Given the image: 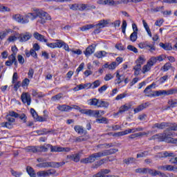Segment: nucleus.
<instances>
[{
  "mask_svg": "<svg viewBox=\"0 0 177 177\" xmlns=\"http://www.w3.org/2000/svg\"><path fill=\"white\" fill-rule=\"evenodd\" d=\"M149 140H158V142H167V143H177V138H172L171 133H162L152 136Z\"/></svg>",
  "mask_w": 177,
  "mask_h": 177,
  "instance_id": "obj_1",
  "label": "nucleus"
},
{
  "mask_svg": "<svg viewBox=\"0 0 177 177\" xmlns=\"http://www.w3.org/2000/svg\"><path fill=\"white\" fill-rule=\"evenodd\" d=\"M37 17H39L37 23L40 24H45L48 20H52V17L49 14L42 10L36 9L35 10Z\"/></svg>",
  "mask_w": 177,
  "mask_h": 177,
  "instance_id": "obj_2",
  "label": "nucleus"
},
{
  "mask_svg": "<svg viewBox=\"0 0 177 177\" xmlns=\"http://www.w3.org/2000/svg\"><path fill=\"white\" fill-rule=\"evenodd\" d=\"M66 162H43L37 165V167L39 168H59V167H63Z\"/></svg>",
  "mask_w": 177,
  "mask_h": 177,
  "instance_id": "obj_3",
  "label": "nucleus"
},
{
  "mask_svg": "<svg viewBox=\"0 0 177 177\" xmlns=\"http://www.w3.org/2000/svg\"><path fill=\"white\" fill-rule=\"evenodd\" d=\"M102 157L100 152L92 153L88 158H82L80 160L82 164H91Z\"/></svg>",
  "mask_w": 177,
  "mask_h": 177,
  "instance_id": "obj_4",
  "label": "nucleus"
},
{
  "mask_svg": "<svg viewBox=\"0 0 177 177\" xmlns=\"http://www.w3.org/2000/svg\"><path fill=\"white\" fill-rule=\"evenodd\" d=\"M177 93V89L171 88L169 90H159L155 91V96H169V95H174Z\"/></svg>",
  "mask_w": 177,
  "mask_h": 177,
  "instance_id": "obj_5",
  "label": "nucleus"
},
{
  "mask_svg": "<svg viewBox=\"0 0 177 177\" xmlns=\"http://www.w3.org/2000/svg\"><path fill=\"white\" fill-rule=\"evenodd\" d=\"M80 111L82 114H86L88 117H94L95 118H99L100 117V111L98 110L84 109Z\"/></svg>",
  "mask_w": 177,
  "mask_h": 177,
  "instance_id": "obj_6",
  "label": "nucleus"
},
{
  "mask_svg": "<svg viewBox=\"0 0 177 177\" xmlns=\"http://www.w3.org/2000/svg\"><path fill=\"white\" fill-rule=\"evenodd\" d=\"M156 86V83H152L151 85L147 86L146 88L144 90L143 93L147 97H156V93L151 90V88Z\"/></svg>",
  "mask_w": 177,
  "mask_h": 177,
  "instance_id": "obj_7",
  "label": "nucleus"
},
{
  "mask_svg": "<svg viewBox=\"0 0 177 177\" xmlns=\"http://www.w3.org/2000/svg\"><path fill=\"white\" fill-rule=\"evenodd\" d=\"M32 35L31 33L26 32L25 33H18V39L19 42H27L29 39H31Z\"/></svg>",
  "mask_w": 177,
  "mask_h": 177,
  "instance_id": "obj_8",
  "label": "nucleus"
},
{
  "mask_svg": "<svg viewBox=\"0 0 177 177\" xmlns=\"http://www.w3.org/2000/svg\"><path fill=\"white\" fill-rule=\"evenodd\" d=\"M21 100L24 104L26 103L28 106H30L31 104V95L28 93H23L21 95Z\"/></svg>",
  "mask_w": 177,
  "mask_h": 177,
  "instance_id": "obj_9",
  "label": "nucleus"
},
{
  "mask_svg": "<svg viewBox=\"0 0 177 177\" xmlns=\"http://www.w3.org/2000/svg\"><path fill=\"white\" fill-rule=\"evenodd\" d=\"M30 114L35 120L39 121V122H44L46 121V118H42L41 116H39L38 113H37V111H35V109H30Z\"/></svg>",
  "mask_w": 177,
  "mask_h": 177,
  "instance_id": "obj_10",
  "label": "nucleus"
},
{
  "mask_svg": "<svg viewBox=\"0 0 177 177\" xmlns=\"http://www.w3.org/2000/svg\"><path fill=\"white\" fill-rule=\"evenodd\" d=\"M37 18V16L34 15L32 12H29L27 15L24 16V17H22V24H26L30 21V19L31 20H35Z\"/></svg>",
  "mask_w": 177,
  "mask_h": 177,
  "instance_id": "obj_11",
  "label": "nucleus"
},
{
  "mask_svg": "<svg viewBox=\"0 0 177 177\" xmlns=\"http://www.w3.org/2000/svg\"><path fill=\"white\" fill-rule=\"evenodd\" d=\"M95 49H96V45L92 44L86 48V50L84 51V53L85 56H86V57H88V56H91V55L95 53Z\"/></svg>",
  "mask_w": 177,
  "mask_h": 177,
  "instance_id": "obj_12",
  "label": "nucleus"
},
{
  "mask_svg": "<svg viewBox=\"0 0 177 177\" xmlns=\"http://www.w3.org/2000/svg\"><path fill=\"white\" fill-rule=\"evenodd\" d=\"M174 107H177V100L170 99L167 102V106L164 107V110H169V109H174Z\"/></svg>",
  "mask_w": 177,
  "mask_h": 177,
  "instance_id": "obj_13",
  "label": "nucleus"
},
{
  "mask_svg": "<svg viewBox=\"0 0 177 177\" xmlns=\"http://www.w3.org/2000/svg\"><path fill=\"white\" fill-rule=\"evenodd\" d=\"M50 151H51V153L60 152V151L68 152V151H70V148L56 147V146L53 147L51 145Z\"/></svg>",
  "mask_w": 177,
  "mask_h": 177,
  "instance_id": "obj_14",
  "label": "nucleus"
},
{
  "mask_svg": "<svg viewBox=\"0 0 177 177\" xmlns=\"http://www.w3.org/2000/svg\"><path fill=\"white\" fill-rule=\"evenodd\" d=\"M75 131L78 133V135H86L88 134V131L83 126L81 125H75L74 127Z\"/></svg>",
  "mask_w": 177,
  "mask_h": 177,
  "instance_id": "obj_15",
  "label": "nucleus"
},
{
  "mask_svg": "<svg viewBox=\"0 0 177 177\" xmlns=\"http://www.w3.org/2000/svg\"><path fill=\"white\" fill-rule=\"evenodd\" d=\"M117 151H118V149H111L100 151V153L101 154V157H106V156H111V154H114L117 153Z\"/></svg>",
  "mask_w": 177,
  "mask_h": 177,
  "instance_id": "obj_16",
  "label": "nucleus"
},
{
  "mask_svg": "<svg viewBox=\"0 0 177 177\" xmlns=\"http://www.w3.org/2000/svg\"><path fill=\"white\" fill-rule=\"evenodd\" d=\"M91 139V136L88 134H84L83 136H80L77 137L75 139V142L76 143H81V142H86Z\"/></svg>",
  "mask_w": 177,
  "mask_h": 177,
  "instance_id": "obj_17",
  "label": "nucleus"
},
{
  "mask_svg": "<svg viewBox=\"0 0 177 177\" xmlns=\"http://www.w3.org/2000/svg\"><path fill=\"white\" fill-rule=\"evenodd\" d=\"M56 171L52 172L50 170L48 171H40L37 173V176L39 177H48L50 176V175H55Z\"/></svg>",
  "mask_w": 177,
  "mask_h": 177,
  "instance_id": "obj_18",
  "label": "nucleus"
},
{
  "mask_svg": "<svg viewBox=\"0 0 177 177\" xmlns=\"http://www.w3.org/2000/svg\"><path fill=\"white\" fill-rule=\"evenodd\" d=\"M33 37L35 39L39 41L40 42H48V39H45V36L39 34L38 32H35L33 33Z\"/></svg>",
  "mask_w": 177,
  "mask_h": 177,
  "instance_id": "obj_19",
  "label": "nucleus"
},
{
  "mask_svg": "<svg viewBox=\"0 0 177 177\" xmlns=\"http://www.w3.org/2000/svg\"><path fill=\"white\" fill-rule=\"evenodd\" d=\"M142 46H144V49H148L151 53H153L154 50H156V47L154 44H149L148 41L142 42Z\"/></svg>",
  "mask_w": 177,
  "mask_h": 177,
  "instance_id": "obj_20",
  "label": "nucleus"
},
{
  "mask_svg": "<svg viewBox=\"0 0 177 177\" xmlns=\"http://www.w3.org/2000/svg\"><path fill=\"white\" fill-rule=\"evenodd\" d=\"M110 172H111V171L110 169H102L100 170V171H99L96 174H94L93 176V177H104V175H107V174H110Z\"/></svg>",
  "mask_w": 177,
  "mask_h": 177,
  "instance_id": "obj_21",
  "label": "nucleus"
},
{
  "mask_svg": "<svg viewBox=\"0 0 177 177\" xmlns=\"http://www.w3.org/2000/svg\"><path fill=\"white\" fill-rule=\"evenodd\" d=\"M81 158L80 153H75L72 155H68L67 159L71 160V161H74L75 162H78Z\"/></svg>",
  "mask_w": 177,
  "mask_h": 177,
  "instance_id": "obj_22",
  "label": "nucleus"
},
{
  "mask_svg": "<svg viewBox=\"0 0 177 177\" xmlns=\"http://www.w3.org/2000/svg\"><path fill=\"white\" fill-rule=\"evenodd\" d=\"M149 105H150V102H149L143 103L139 105L137 108L134 109V112L139 113V111H142V110H144V109H147V107H149Z\"/></svg>",
  "mask_w": 177,
  "mask_h": 177,
  "instance_id": "obj_23",
  "label": "nucleus"
},
{
  "mask_svg": "<svg viewBox=\"0 0 177 177\" xmlns=\"http://www.w3.org/2000/svg\"><path fill=\"white\" fill-rule=\"evenodd\" d=\"M70 9L72 10L83 11V3H75L70 6Z\"/></svg>",
  "mask_w": 177,
  "mask_h": 177,
  "instance_id": "obj_24",
  "label": "nucleus"
},
{
  "mask_svg": "<svg viewBox=\"0 0 177 177\" xmlns=\"http://www.w3.org/2000/svg\"><path fill=\"white\" fill-rule=\"evenodd\" d=\"M100 101L97 98H92L88 100V104L89 106H94V107H98L99 108V104Z\"/></svg>",
  "mask_w": 177,
  "mask_h": 177,
  "instance_id": "obj_25",
  "label": "nucleus"
},
{
  "mask_svg": "<svg viewBox=\"0 0 177 177\" xmlns=\"http://www.w3.org/2000/svg\"><path fill=\"white\" fill-rule=\"evenodd\" d=\"M166 127H168V123L167 122H162L160 124L156 123L154 124L152 127L153 129L158 128V129H164Z\"/></svg>",
  "mask_w": 177,
  "mask_h": 177,
  "instance_id": "obj_26",
  "label": "nucleus"
},
{
  "mask_svg": "<svg viewBox=\"0 0 177 177\" xmlns=\"http://www.w3.org/2000/svg\"><path fill=\"white\" fill-rule=\"evenodd\" d=\"M36 133L38 135H48V133H53V130H48L46 129H43L41 130H37L36 131Z\"/></svg>",
  "mask_w": 177,
  "mask_h": 177,
  "instance_id": "obj_27",
  "label": "nucleus"
},
{
  "mask_svg": "<svg viewBox=\"0 0 177 177\" xmlns=\"http://www.w3.org/2000/svg\"><path fill=\"white\" fill-rule=\"evenodd\" d=\"M107 24H109V21H107V20L103 19L100 21L98 24L95 25V26L98 27V28H104Z\"/></svg>",
  "mask_w": 177,
  "mask_h": 177,
  "instance_id": "obj_28",
  "label": "nucleus"
},
{
  "mask_svg": "<svg viewBox=\"0 0 177 177\" xmlns=\"http://www.w3.org/2000/svg\"><path fill=\"white\" fill-rule=\"evenodd\" d=\"M28 153H38L39 149L37 147H28L25 149Z\"/></svg>",
  "mask_w": 177,
  "mask_h": 177,
  "instance_id": "obj_29",
  "label": "nucleus"
},
{
  "mask_svg": "<svg viewBox=\"0 0 177 177\" xmlns=\"http://www.w3.org/2000/svg\"><path fill=\"white\" fill-rule=\"evenodd\" d=\"M116 78L117 79L115 80V82H117V84H121V82H122V81L125 80V76H124V75H120V73L117 71Z\"/></svg>",
  "mask_w": 177,
  "mask_h": 177,
  "instance_id": "obj_30",
  "label": "nucleus"
},
{
  "mask_svg": "<svg viewBox=\"0 0 177 177\" xmlns=\"http://www.w3.org/2000/svg\"><path fill=\"white\" fill-rule=\"evenodd\" d=\"M104 161H106L105 158L101 159L97 162L94 165H93L92 168L97 169L99 167L103 165L104 164Z\"/></svg>",
  "mask_w": 177,
  "mask_h": 177,
  "instance_id": "obj_31",
  "label": "nucleus"
},
{
  "mask_svg": "<svg viewBox=\"0 0 177 177\" xmlns=\"http://www.w3.org/2000/svg\"><path fill=\"white\" fill-rule=\"evenodd\" d=\"M57 109L59 111H68V110H71V106L68 105H59L57 106Z\"/></svg>",
  "mask_w": 177,
  "mask_h": 177,
  "instance_id": "obj_32",
  "label": "nucleus"
},
{
  "mask_svg": "<svg viewBox=\"0 0 177 177\" xmlns=\"http://www.w3.org/2000/svg\"><path fill=\"white\" fill-rule=\"evenodd\" d=\"M26 171L30 177H36L35 171H34V169H32V167L28 166L26 167Z\"/></svg>",
  "mask_w": 177,
  "mask_h": 177,
  "instance_id": "obj_33",
  "label": "nucleus"
},
{
  "mask_svg": "<svg viewBox=\"0 0 177 177\" xmlns=\"http://www.w3.org/2000/svg\"><path fill=\"white\" fill-rule=\"evenodd\" d=\"M134 75H139V73H140V71L142 70V65L139 64H136V65L133 67Z\"/></svg>",
  "mask_w": 177,
  "mask_h": 177,
  "instance_id": "obj_34",
  "label": "nucleus"
},
{
  "mask_svg": "<svg viewBox=\"0 0 177 177\" xmlns=\"http://www.w3.org/2000/svg\"><path fill=\"white\" fill-rule=\"evenodd\" d=\"M12 19L15 20V21H17L18 23L23 24V17L19 14H16L13 15Z\"/></svg>",
  "mask_w": 177,
  "mask_h": 177,
  "instance_id": "obj_35",
  "label": "nucleus"
},
{
  "mask_svg": "<svg viewBox=\"0 0 177 177\" xmlns=\"http://www.w3.org/2000/svg\"><path fill=\"white\" fill-rule=\"evenodd\" d=\"M107 55V53L106 51H99L94 54L95 57H97V59H102V57H104Z\"/></svg>",
  "mask_w": 177,
  "mask_h": 177,
  "instance_id": "obj_36",
  "label": "nucleus"
},
{
  "mask_svg": "<svg viewBox=\"0 0 177 177\" xmlns=\"http://www.w3.org/2000/svg\"><path fill=\"white\" fill-rule=\"evenodd\" d=\"M151 68V65H150V64L147 62V64L142 67V73L146 74L147 71H150Z\"/></svg>",
  "mask_w": 177,
  "mask_h": 177,
  "instance_id": "obj_37",
  "label": "nucleus"
},
{
  "mask_svg": "<svg viewBox=\"0 0 177 177\" xmlns=\"http://www.w3.org/2000/svg\"><path fill=\"white\" fill-rule=\"evenodd\" d=\"M149 169L148 168H139L136 169V174H149Z\"/></svg>",
  "mask_w": 177,
  "mask_h": 177,
  "instance_id": "obj_38",
  "label": "nucleus"
},
{
  "mask_svg": "<svg viewBox=\"0 0 177 177\" xmlns=\"http://www.w3.org/2000/svg\"><path fill=\"white\" fill-rule=\"evenodd\" d=\"M96 122H98V124H107L109 122V119L105 117H102V118H97Z\"/></svg>",
  "mask_w": 177,
  "mask_h": 177,
  "instance_id": "obj_39",
  "label": "nucleus"
},
{
  "mask_svg": "<svg viewBox=\"0 0 177 177\" xmlns=\"http://www.w3.org/2000/svg\"><path fill=\"white\" fill-rule=\"evenodd\" d=\"M148 174H149V175H151V176H157V175L160 176V174H161V171L149 169V170H148Z\"/></svg>",
  "mask_w": 177,
  "mask_h": 177,
  "instance_id": "obj_40",
  "label": "nucleus"
},
{
  "mask_svg": "<svg viewBox=\"0 0 177 177\" xmlns=\"http://www.w3.org/2000/svg\"><path fill=\"white\" fill-rule=\"evenodd\" d=\"M95 27L93 24H88L80 28L81 31H88V30H91V28H93Z\"/></svg>",
  "mask_w": 177,
  "mask_h": 177,
  "instance_id": "obj_41",
  "label": "nucleus"
},
{
  "mask_svg": "<svg viewBox=\"0 0 177 177\" xmlns=\"http://www.w3.org/2000/svg\"><path fill=\"white\" fill-rule=\"evenodd\" d=\"M136 161V159L135 158H128L127 159L124 160V164H127V165H129V164H133Z\"/></svg>",
  "mask_w": 177,
  "mask_h": 177,
  "instance_id": "obj_42",
  "label": "nucleus"
},
{
  "mask_svg": "<svg viewBox=\"0 0 177 177\" xmlns=\"http://www.w3.org/2000/svg\"><path fill=\"white\" fill-rule=\"evenodd\" d=\"M91 9H96V6L94 5H89V4H84L83 3V11L84 10H91Z\"/></svg>",
  "mask_w": 177,
  "mask_h": 177,
  "instance_id": "obj_43",
  "label": "nucleus"
},
{
  "mask_svg": "<svg viewBox=\"0 0 177 177\" xmlns=\"http://www.w3.org/2000/svg\"><path fill=\"white\" fill-rule=\"evenodd\" d=\"M138 39V32H133L130 35V40L131 42H136Z\"/></svg>",
  "mask_w": 177,
  "mask_h": 177,
  "instance_id": "obj_44",
  "label": "nucleus"
},
{
  "mask_svg": "<svg viewBox=\"0 0 177 177\" xmlns=\"http://www.w3.org/2000/svg\"><path fill=\"white\" fill-rule=\"evenodd\" d=\"M129 2H133L134 3H138V0H121L120 1H116V5H120V3H129Z\"/></svg>",
  "mask_w": 177,
  "mask_h": 177,
  "instance_id": "obj_45",
  "label": "nucleus"
},
{
  "mask_svg": "<svg viewBox=\"0 0 177 177\" xmlns=\"http://www.w3.org/2000/svg\"><path fill=\"white\" fill-rule=\"evenodd\" d=\"M64 44V41L60 39L55 40V48H63V45Z\"/></svg>",
  "mask_w": 177,
  "mask_h": 177,
  "instance_id": "obj_46",
  "label": "nucleus"
},
{
  "mask_svg": "<svg viewBox=\"0 0 177 177\" xmlns=\"http://www.w3.org/2000/svg\"><path fill=\"white\" fill-rule=\"evenodd\" d=\"M157 57H151L148 61V63L150 66H153L157 63Z\"/></svg>",
  "mask_w": 177,
  "mask_h": 177,
  "instance_id": "obj_47",
  "label": "nucleus"
},
{
  "mask_svg": "<svg viewBox=\"0 0 177 177\" xmlns=\"http://www.w3.org/2000/svg\"><path fill=\"white\" fill-rule=\"evenodd\" d=\"M110 104L108 102L106 101H100V104L98 105V108L100 107H104L105 109H107Z\"/></svg>",
  "mask_w": 177,
  "mask_h": 177,
  "instance_id": "obj_48",
  "label": "nucleus"
},
{
  "mask_svg": "<svg viewBox=\"0 0 177 177\" xmlns=\"http://www.w3.org/2000/svg\"><path fill=\"white\" fill-rule=\"evenodd\" d=\"M62 96H63V94L62 93L57 94L51 97V100H53V102H56V100H60Z\"/></svg>",
  "mask_w": 177,
  "mask_h": 177,
  "instance_id": "obj_49",
  "label": "nucleus"
},
{
  "mask_svg": "<svg viewBox=\"0 0 177 177\" xmlns=\"http://www.w3.org/2000/svg\"><path fill=\"white\" fill-rule=\"evenodd\" d=\"M20 86H22L21 82L20 81L15 82V83H14V91H15V92H17Z\"/></svg>",
  "mask_w": 177,
  "mask_h": 177,
  "instance_id": "obj_50",
  "label": "nucleus"
},
{
  "mask_svg": "<svg viewBox=\"0 0 177 177\" xmlns=\"http://www.w3.org/2000/svg\"><path fill=\"white\" fill-rule=\"evenodd\" d=\"M128 110H129V107L127 105H124L120 107L118 114H120V113H125V111H128Z\"/></svg>",
  "mask_w": 177,
  "mask_h": 177,
  "instance_id": "obj_51",
  "label": "nucleus"
},
{
  "mask_svg": "<svg viewBox=\"0 0 177 177\" xmlns=\"http://www.w3.org/2000/svg\"><path fill=\"white\" fill-rule=\"evenodd\" d=\"M16 35L17 36H10L8 39V41H9V42H15V41L19 39V33H17Z\"/></svg>",
  "mask_w": 177,
  "mask_h": 177,
  "instance_id": "obj_52",
  "label": "nucleus"
},
{
  "mask_svg": "<svg viewBox=\"0 0 177 177\" xmlns=\"http://www.w3.org/2000/svg\"><path fill=\"white\" fill-rule=\"evenodd\" d=\"M146 156H149V151H147L141 152L140 153H138L137 158H142L143 157H146Z\"/></svg>",
  "mask_w": 177,
  "mask_h": 177,
  "instance_id": "obj_53",
  "label": "nucleus"
},
{
  "mask_svg": "<svg viewBox=\"0 0 177 177\" xmlns=\"http://www.w3.org/2000/svg\"><path fill=\"white\" fill-rule=\"evenodd\" d=\"M171 66H172V65L171 64V63H169V62L166 63V64L163 66V67H162L163 71H164V72L168 71V70H169V68H171Z\"/></svg>",
  "mask_w": 177,
  "mask_h": 177,
  "instance_id": "obj_54",
  "label": "nucleus"
},
{
  "mask_svg": "<svg viewBox=\"0 0 177 177\" xmlns=\"http://www.w3.org/2000/svg\"><path fill=\"white\" fill-rule=\"evenodd\" d=\"M145 62H146V60L145 59V58H143L142 57H140L136 61V64H140V66H142V64H143L145 63Z\"/></svg>",
  "mask_w": 177,
  "mask_h": 177,
  "instance_id": "obj_55",
  "label": "nucleus"
},
{
  "mask_svg": "<svg viewBox=\"0 0 177 177\" xmlns=\"http://www.w3.org/2000/svg\"><path fill=\"white\" fill-rule=\"evenodd\" d=\"M175 155L174 153L168 152V151H165L163 153V158H167V157H174Z\"/></svg>",
  "mask_w": 177,
  "mask_h": 177,
  "instance_id": "obj_56",
  "label": "nucleus"
},
{
  "mask_svg": "<svg viewBox=\"0 0 177 177\" xmlns=\"http://www.w3.org/2000/svg\"><path fill=\"white\" fill-rule=\"evenodd\" d=\"M6 120H7L8 122H11V123L15 122L16 121V119L12 118V116L10 115H6Z\"/></svg>",
  "mask_w": 177,
  "mask_h": 177,
  "instance_id": "obj_57",
  "label": "nucleus"
},
{
  "mask_svg": "<svg viewBox=\"0 0 177 177\" xmlns=\"http://www.w3.org/2000/svg\"><path fill=\"white\" fill-rule=\"evenodd\" d=\"M127 49L129 50H131V52H134V53H138V48H136L135 46L132 45H129L127 46Z\"/></svg>",
  "mask_w": 177,
  "mask_h": 177,
  "instance_id": "obj_58",
  "label": "nucleus"
},
{
  "mask_svg": "<svg viewBox=\"0 0 177 177\" xmlns=\"http://www.w3.org/2000/svg\"><path fill=\"white\" fill-rule=\"evenodd\" d=\"M167 171H176L177 167L171 165H167Z\"/></svg>",
  "mask_w": 177,
  "mask_h": 177,
  "instance_id": "obj_59",
  "label": "nucleus"
},
{
  "mask_svg": "<svg viewBox=\"0 0 177 177\" xmlns=\"http://www.w3.org/2000/svg\"><path fill=\"white\" fill-rule=\"evenodd\" d=\"M91 84L93 85L92 88L95 89V88H97L98 86H100V80H95Z\"/></svg>",
  "mask_w": 177,
  "mask_h": 177,
  "instance_id": "obj_60",
  "label": "nucleus"
},
{
  "mask_svg": "<svg viewBox=\"0 0 177 177\" xmlns=\"http://www.w3.org/2000/svg\"><path fill=\"white\" fill-rule=\"evenodd\" d=\"M8 59L10 61H11L12 63H15L16 62V53H12L11 54L9 57Z\"/></svg>",
  "mask_w": 177,
  "mask_h": 177,
  "instance_id": "obj_61",
  "label": "nucleus"
},
{
  "mask_svg": "<svg viewBox=\"0 0 177 177\" xmlns=\"http://www.w3.org/2000/svg\"><path fill=\"white\" fill-rule=\"evenodd\" d=\"M30 56L34 57V59H38V55L37 54V52H35V50L34 49H30Z\"/></svg>",
  "mask_w": 177,
  "mask_h": 177,
  "instance_id": "obj_62",
  "label": "nucleus"
},
{
  "mask_svg": "<svg viewBox=\"0 0 177 177\" xmlns=\"http://www.w3.org/2000/svg\"><path fill=\"white\" fill-rule=\"evenodd\" d=\"M30 84V80L26 78L22 81L21 85L22 86H28Z\"/></svg>",
  "mask_w": 177,
  "mask_h": 177,
  "instance_id": "obj_63",
  "label": "nucleus"
},
{
  "mask_svg": "<svg viewBox=\"0 0 177 177\" xmlns=\"http://www.w3.org/2000/svg\"><path fill=\"white\" fill-rule=\"evenodd\" d=\"M18 62L20 64H24V57L21 55L17 56Z\"/></svg>",
  "mask_w": 177,
  "mask_h": 177,
  "instance_id": "obj_64",
  "label": "nucleus"
}]
</instances>
